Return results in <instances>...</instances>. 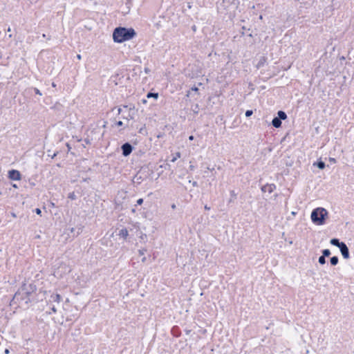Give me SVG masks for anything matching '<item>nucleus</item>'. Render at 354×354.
I'll return each mask as SVG.
<instances>
[{
    "mask_svg": "<svg viewBox=\"0 0 354 354\" xmlns=\"http://www.w3.org/2000/svg\"><path fill=\"white\" fill-rule=\"evenodd\" d=\"M147 252V249L146 248H142V249H140L138 250V254L140 256H142L145 254V253Z\"/></svg>",
    "mask_w": 354,
    "mask_h": 354,
    "instance_id": "26",
    "label": "nucleus"
},
{
    "mask_svg": "<svg viewBox=\"0 0 354 354\" xmlns=\"http://www.w3.org/2000/svg\"><path fill=\"white\" fill-rule=\"evenodd\" d=\"M190 94V91H188L187 94V96L188 97Z\"/></svg>",
    "mask_w": 354,
    "mask_h": 354,
    "instance_id": "62",
    "label": "nucleus"
},
{
    "mask_svg": "<svg viewBox=\"0 0 354 354\" xmlns=\"http://www.w3.org/2000/svg\"><path fill=\"white\" fill-rule=\"evenodd\" d=\"M122 106L124 109H128V108H129L130 105L129 106V105H123Z\"/></svg>",
    "mask_w": 354,
    "mask_h": 354,
    "instance_id": "53",
    "label": "nucleus"
},
{
    "mask_svg": "<svg viewBox=\"0 0 354 354\" xmlns=\"http://www.w3.org/2000/svg\"><path fill=\"white\" fill-rule=\"evenodd\" d=\"M34 212H35L37 215L41 216V210L39 208H35L34 210Z\"/></svg>",
    "mask_w": 354,
    "mask_h": 354,
    "instance_id": "31",
    "label": "nucleus"
},
{
    "mask_svg": "<svg viewBox=\"0 0 354 354\" xmlns=\"http://www.w3.org/2000/svg\"><path fill=\"white\" fill-rule=\"evenodd\" d=\"M137 33L133 28L122 26L116 27L113 32V39L115 43L121 44L132 39Z\"/></svg>",
    "mask_w": 354,
    "mask_h": 354,
    "instance_id": "2",
    "label": "nucleus"
},
{
    "mask_svg": "<svg viewBox=\"0 0 354 354\" xmlns=\"http://www.w3.org/2000/svg\"><path fill=\"white\" fill-rule=\"evenodd\" d=\"M171 335L175 337H178L181 335V330L178 326H174L171 329Z\"/></svg>",
    "mask_w": 354,
    "mask_h": 354,
    "instance_id": "13",
    "label": "nucleus"
},
{
    "mask_svg": "<svg viewBox=\"0 0 354 354\" xmlns=\"http://www.w3.org/2000/svg\"><path fill=\"white\" fill-rule=\"evenodd\" d=\"M159 97V94L158 93H153V92H151V91H149L147 93V98H154L155 100H157Z\"/></svg>",
    "mask_w": 354,
    "mask_h": 354,
    "instance_id": "19",
    "label": "nucleus"
},
{
    "mask_svg": "<svg viewBox=\"0 0 354 354\" xmlns=\"http://www.w3.org/2000/svg\"><path fill=\"white\" fill-rule=\"evenodd\" d=\"M132 0H127L126 5L129 8V6L131 5Z\"/></svg>",
    "mask_w": 354,
    "mask_h": 354,
    "instance_id": "37",
    "label": "nucleus"
},
{
    "mask_svg": "<svg viewBox=\"0 0 354 354\" xmlns=\"http://www.w3.org/2000/svg\"><path fill=\"white\" fill-rule=\"evenodd\" d=\"M8 178L11 180H20L21 179V174L19 171L12 169L8 171Z\"/></svg>",
    "mask_w": 354,
    "mask_h": 354,
    "instance_id": "7",
    "label": "nucleus"
},
{
    "mask_svg": "<svg viewBox=\"0 0 354 354\" xmlns=\"http://www.w3.org/2000/svg\"><path fill=\"white\" fill-rule=\"evenodd\" d=\"M129 115L127 117H123V118H126L127 120H133L134 118V114H135V106L134 105H130L129 108Z\"/></svg>",
    "mask_w": 354,
    "mask_h": 354,
    "instance_id": "14",
    "label": "nucleus"
},
{
    "mask_svg": "<svg viewBox=\"0 0 354 354\" xmlns=\"http://www.w3.org/2000/svg\"><path fill=\"white\" fill-rule=\"evenodd\" d=\"M328 160H329V162H330V163H333V164H334V163H336V159H335V158H331V157H330V158H329V159H328Z\"/></svg>",
    "mask_w": 354,
    "mask_h": 354,
    "instance_id": "35",
    "label": "nucleus"
},
{
    "mask_svg": "<svg viewBox=\"0 0 354 354\" xmlns=\"http://www.w3.org/2000/svg\"><path fill=\"white\" fill-rule=\"evenodd\" d=\"M207 169L208 171H211L212 172V171L214 170V168H212V169H211L209 167H207Z\"/></svg>",
    "mask_w": 354,
    "mask_h": 354,
    "instance_id": "46",
    "label": "nucleus"
},
{
    "mask_svg": "<svg viewBox=\"0 0 354 354\" xmlns=\"http://www.w3.org/2000/svg\"><path fill=\"white\" fill-rule=\"evenodd\" d=\"M276 189V185L273 183L272 184H266L263 185L261 188L262 192H268L270 194L272 193Z\"/></svg>",
    "mask_w": 354,
    "mask_h": 354,
    "instance_id": "9",
    "label": "nucleus"
},
{
    "mask_svg": "<svg viewBox=\"0 0 354 354\" xmlns=\"http://www.w3.org/2000/svg\"><path fill=\"white\" fill-rule=\"evenodd\" d=\"M180 155H181V154H180V153L179 151L176 152V153L174 155L173 158L171 159V160H170V161H171V162H175V161H176L178 158H180Z\"/></svg>",
    "mask_w": 354,
    "mask_h": 354,
    "instance_id": "23",
    "label": "nucleus"
},
{
    "mask_svg": "<svg viewBox=\"0 0 354 354\" xmlns=\"http://www.w3.org/2000/svg\"><path fill=\"white\" fill-rule=\"evenodd\" d=\"M118 114H120V113L122 112V109L121 108H118Z\"/></svg>",
    "mask_w": 354,
    "mask_h": 354,
    "instance_id": "52",
    "label": "nucleus"
},
{
    "mask_svg": "<svg viewBox=\"0 0 354 354\" xmlns=\"http://www.w3.org/2000/svg\"><path fill=\"white\" fill-rule=\"evenodd\" d=\"M68 198H70L72 201H74V200L77 199V196L75 195V192H70L68 194Z\"/></svg>",
    "mask_w": 354,
    "mask_h": 354,
    "instance_id": "24",
    "label": "nucleus"
},
{
    "mask_svg": "<svg viewBox=\"0 0 354 354\" xmlns=\"http://www.w3.org/2000/svg\"><path fill=\"white\" fill-rule=\"evenodd\" d=\"M147 238V235L145 234H143L140 236V239H146Z\"/></svg>",
    "mask_w": 354,
    "mask_h": 354,
    "instance_id": "42",
    "label": "nucleus"
},
{
    "mask_svg": "<svg viewBox=\"0 0 354 354\" xmlns=\"http://www.w3.org/2000/svg\"><path fill=\"white\" fill-rule=\"evenodd\" d=\"M115 124L117 126V127H122L123 125V122L121 120H119V121H117Z\"/></svg>",
    "mask_w": 354,
    "mask_h": 354,
    "instance_id": "33",
    "label": "nucleus"
},
{
    "mask_svg": "<svg viewBox=\"0 0 354 354\" xmlns=\"http://www.w3.org/2000/svg\"><path fill=\"white\" fill-rule=\"evenodd\" d=\"M230 195H231V196H232V197H236V194H235V192H234V190H232V191L230 192Z\"/></svg>",
    "mask_w": 354,
    "mask_h": 354,
    "instance_id": "38",
    "label": "nucleus"
},
{
    "mask_svg": "<svg viewBox=\"0 0 354 354\" xmlns=\"http://www.w3.org/2000/svg\"><path fill=\"white\" fill-rule=\"evenodd\" d=\"M192 30L194 31V32H196V26L195 25L192 26Z\"/></svg>",
    "mask_w": 354,
    "mask_h": 354,
    "instance_id": "43",
    "label": "nucleus"
},
{
    "mask_svg": "<svg viewBox=\"0 0 354 354\" xmlns=\"http://www.w3.org/2000/svg\"><path fill=\"white\" fill-rule=\"evenodd\" d=\"M81 57H81V55H79V54H78V55H77V58L78 59H81Z\"/></svg>",
    "mask_w": 354,
    "mask_h": 354,
    "instance_id": "55",
    "label": "nucleus"
},
{
    "mask_svg": "<svg viewBox=\"0 0 354 354\" xmlns=\"http://www.w3.org/2000/svg\"><path fill=\"white\" fill-rule=\"evenodd\" d=\"M66 147H67L68 151L71 150V147L68 143H66Z\"/></svg>",
    "mask_w": 354,
    "mask_h": 354,
    "instance_id": "49",
    "label": "nucleus"
},
{
    "mask_svg": "<svg viewBox=\"0 0 354 354\" xmlns=\"http://www.w3.org/2000/svg\"><path fill=\"white\" fill-rule=\"evenodd\" d=\"M239 0H219L217 3L218 9L221 12H225L226 14L234 12L239 7Z\"/></svg>",
    "mask_w": 354,
    "mask_h": 354,
    "instance_id": "4",
    "label": "nucleus"
},
{
    "mask_svg": "<svg viewBox=\"0 0 354 354\" xmlns=\"http://www.w3.org/2000/svg\"><path fill=\"white\" fill-rule=\"evenodd\" d=\"M189 183H192L193 187H198V184L196 181H192L191 180H189Z\"/></svg>",
    "mask_w": 354,
    "mask_h": 354,
    "instance_id": "32",
    "label": "nucleus"
},
{
    "mask_svg": "<svg viewBox=\"0 0 354 354\" xmlns=\"http://www.w3.org/2000/svg\"><path fill=\"white\" fill-rule=\"evenodd\" d=\"M247 36H248V37H253V35H252V33H249V34H248V35H247Z\"/></svg>",
    "mask_w": 354,
    "mask_h": 354,
    "instance_id": "56",
    "label": "nucleus"
},
{
    "mask_svg": "<svg viewBox=\"0 0 354 354\" xmlns=\"http://www.w3.org/2000/svg\"><path fill=\"white\" fill-rule=\"evenodd\" d=\"M241 36L245 35V30H243V31L241 32Z\"/></svg>",
    "mask_w": 354,
    "mask_h": 354,
    "instance_id": "57",
    "label": "nucleus"
},
{
    "mask_svg": "<svg viewBox=\"0 0 354 354\" xmlns=\"http://www.w3.org/2000/svg\"><path fill=\"white\" fill-rule=\"evenodd\" d=\"M141 102H142V104H147V100L146 99H142V100H141Z\"/></svg>",
    "mask_w": 354,
    "mask_h": 354,
    "instance_id": "45",
    "label": "nucleus"
},
{
    "mask_svg": "<svg viewBox=\"0 0 354 354\" xmlns=\"http://www.w3.org/2000/svg\"><path fill=\"white\" fill-rule=\"evenodd\" d=\"M118 235L127 241L129 237V231L126 227H123L119 230Z\"/></svg>",
    "mask_w": 354,
    "mask_h": 354,
    "instance_id": "12",
    "label": "nucleus"
},
{
    "mask_svg": "<svg viewBox=\"0 0 354 354\" xmlns=\"http://www.w3.org/2000/svg\"><path fill=\"white\" fill-rule=\"evenodd\" d=\"M4 353L5 354H9L10 353V350L9 348H6L5 351H4Z\"/></svg>",
    "mask_w": 354,
    "mask_h": 354,
    "instance_id": "41",
    "label": "nucleus"
},
{
    "mask_svg": "<svg viewBox=\"0 0 354 354\" xmlns=\"http://www.w3.org/2000/svg\"><path fill=\"white\" fill-rule=\"evenodd\" d=\"M339 263V257L337 256H333L330 258V263L333 266H335Z\"/></svg>",
    "mask_w": 354,
    "mask_h": 354,
    "instance_id": "18",
    "label": "nucleus"
},
{
    "mask_svg": "<svg viewBox=\"0 0 354 354\" xmlns=\"http://www.w3.org/2000/svg\"><path fill=\"white\" fill-rule=\"evenodd\" d=\"M160 168L161 169H164L165 170H169V171H171V165L169 164V163H164L163 165H161L159 166Z\"/></svg>",
    "mask_w": 354,
    "mask_h": 354,
    "instance_id": "20",
    "label": "nucleus"
},
{
    "mask_svg": "<svg viewBox=\"0 0 354 354\" xmlns=\"http://www.w3.org/2000/svg\"><path fill=\"white\" fill-rule=\"evenodd\" d=\"M52 86H53V87H56V84H55V82H53V83H52Z\"/></svg>",
    "mask_w": 354,
    "mask_h": 354,
    "instance_id": "58",
    "label": "nucleus"
},
{
    "mask_svg": "<svg viewBox=\"0 0 354 354\" xmlns=\"http://www.w3.org/2000/svg\"><path fill=\"white\" fill-rule=\"evenodd\" d=\"M322 255L326 257H330L331 252L330 251L329 249H324L322 250Z\"/></svg>",
    "mask_w": 354,
    "mask_h": 354,
    "instance_id": "22",
    "label": "nucleus"
},
{
    "mask_svg": "<svg viewBox=\"0 0 354 354\" xmlns=\"http://www.w3.org/2000/svg\"><path fill=\"white\" fill-rule=\"evenodd\" d=\"M171 207H172L173 209H174V208L176 207V205H175L174 204H173V205H171Z\"/></svg>",
    "mask_w": 354,
    "mask_h": 354,
    "instance_id": "60",
    "label": "nucleus"
},
{
    "mask_svg": "<svg viewBox=\"0 0 354 354\" xmlns=\"http://www.w3.org/2000/svg\"><path fill=\"white\" fill-rule=\"evenodd\" d=\"M287 118V114L285 111L280 110L277 112V115L274 116L272 120V125L274 128L281 127L282 120H285Z\"/></svg>",
    "mask_w": 354,
    "mask_h": 354,
    "instance_id": "5",
    "label": "nucleus"
},
{
    "mask_svg": "<svg viewBox=\"0 0 354 354\" xmlns=\"http://www.w3.org/2000/svg\"><path fill=\"white\" fill-rule=\"evenodd\" d=\"M37 290V286L34 283L28 284L23 282L13 295L10 305L16 304L17 307L28 308L30 304L35 301L32 295Z\"/></svg>",
    "mask_w": 354,
    "mask_h": 354,
    "instance_id": "1",
    "label": "nucleus"
},
{
    "mask_svg": "<svg viewBox=\"0 0 354 354\" xmlns=\"http://www.w3.org/2000/svg\"><path fill=\"white\" fill-rule=\"evenodd\" d=\"M50 310H52V312H53V313H57V308H55V306H52L50 307Z\"/></svg>",
    "mask_w": 354,
    "mask_h": 354,
    "instance_id": "36",
    "label": "nucleus"
},
{
    "mask_svg": "<svg viewBox=\"0 0 354 354\" xmlns=\"http://www.w3.org/2000/svg\"><path fill=\"white\" fill-rule=\"evenodd\" d=\"M189 169L190 171H194V169H195V167L192 165H190L189 167Z\"/></svg>",
    "mask_w": 354,
    "mask_h": 354,
    "instance_id": "39",
    "label": "nucleus"
},
{
    "mask_svg": "<svg viewBox=\"0 0 354 354\" xmlns=\"http://www.w3.org/2000/svg\"><path fill=\"white\" fill-rule=\"evenodd\" d=\"M62 299V297L59 294H58V293L54 294L53 293L50 296L48 302L49 303L57 302L59 304V303H60Z\"/></svg>",
    "mask_w": 354,
    "mask_h": 354,
    "instance_id": "11",
    "label": "nucleus"
},
{
    "mask_svg": "<svg viewBox=\"0 0 354 354\" xmlns=\"http://www.w3.org/2000/svg\"><path fill=\"white\" fill-rule=\"evenodd\" d=\"M330 243L339 248L343 245V243H344V242L340 241L339 239L337 238H333L330 240Z\"/></svg>",
    "mask_w": 354,
    "mask_h": 354,
    "instance_id": "15",
    "label": "nucleus"
},
{
    "mask_svg": "<svg viewBox=\"0 0 354 354\" xmlns=\"http://www.w3.org/2000/svg\"><path fill=\"white\" fill-rule=\"evenodd\" d=\"M32 89L33 90V91L35 92V94L39 95H42V93L37 88L35 87V88H32Z\"/></svg>",
    "mask_w": 354,
    "mask_h": 354,
    "instance_id": "29",
    "label": "nucleus"
},
{
    "mask_svg": "<svg viewBox=\"0 0 354 354\" xmlns=\"http://www.w3.org/2000/svg\"><path fill=\"white\" fill-rule=\"evenodd\" d=\"M313 166L317 167L319 169L322 170L326 167V164L323 160H322L321 158H319L313 163Z\"/></svg>",
    "mask_w": 354,
    "mask_h": 354,
    "instance_id": "17",
    "label": "nucleus"
},
{
    "mask_svg": "<svg viewBox=\"0 0 354 354\" xmlns=\"http://www.w3.org/2000/svg\"><path fill=\"white\" fill-rule=\"evenodd\" d=\"M134 178L136 179L137 183L138 184H140L142 181V180H143L142 176H138V174H136Z\"/></svg>",
    "mask_w": 354,
    "mask_h": 354,
    "instance_id": "27",
    "label": "nucleus"
},
{
    "mask_svg": "<svg viewBox=\"0 0 354 354\" xmlns=\"http://www.w3.org/2000/svg\"><path fill=\"white\" fill-rule=\"evenodd\" d=\"M339 249L344 259H348L350 258L349 249L345 243Z\"/></svg>",
    "mask_w": 354,
    "mask_h": 354,
    "instance_id": "8",
    "label": "nucleus"
},
{
    "mask_svg": "<svg viewBox=\"0 0 354 354\" xmlns=\"http://www.w3.org/2000/svg\"><path fill=\"white\" fill-rule=\"evenodd\" d=\"M185 331L187 335H189L191 332V330H185Z\"/></svg>",
    "mask_w": 354,
    "mask_h": 354,
    "instance_id": "50",
    "label": "nucleus"
},
{
    "mask_svg": "<svg viewBox=\"0 0 354 354\" xmlns=\"http://www.w3.org/2000/svg\"><path fill=\"white\" fill-rule=\"evenodd\" d=\"M326 257H324V256H323V255L322 254V256H320V257H319V259H318V262H319V263L320 265H324V264H326Z\"/></svg>",
    "mask_w": 354,
    "mask_h": 354,
    "instance_id": "21",
    "label": "nucleus"
},
{
    "mask_svg": "<svg viewBox=\"0 0 354 354\" xmlns=\"http://www.w3.org/2000/svg\"><path fill=\"white\" fill-rule=\"evenodd\" d=\"M12 186H13V187H15V188L17 187V186L16 185H13Z\"/></svg>",
    "mask_w": 354,
    "mask_h": 354,
    "instance_id": "64",
    "label": "nucleus"
},
{
    "mask_svg": "<svg viewBox=\"0 0 354 354\" xmlns=\"http://www.w3.org/2000/svg\"><path fill=\"white\" fill-rule=\"evenodd\" d=\"M242 30H246V28H245V26H243V27H242Z\"/></svg>",
    "mask_w": 354,
    "mask_h": 354,
    "instance_id": "61",
    "label": "nucleus"
},
{
    "mask_svg": "<svg viewBox=\"0 0 354 354\" xmlns=\"http://www.w3.org/2000/svg\"><path fill=\"white\" fill-rule=\"evenodd\" d=\"M11 216H12V217H14V218H17V215H16V214H15V212H12V213H11Z\"/></svg>",
    "mask_w": 354,
    "mask_h": 354,
    "instance_id": "48",
    "label": "nucleus"
},
{
    "mask_svg": "<svg viewBox=\"0 0 354 354\" xmlns=\"http://www.w3.org/2000/svg\"><path fill=\"white\" fill-rule=\"evenodd\" d=\"M143 202H144L143 198H139L137 200L136 204L135 205V206L141 205L143 203Z\"/></svg>",
    "mask_w": 354,
    "mask_h": 354,
    "instance_id": "30",
    "label": "nucleus"
},
{
    "mask_svg": "<svg viewBox=\"0 0 354 354\" xmlns=\"http://www.w3.org/2000/svg\"><path fill=\"white\" fill-rule=\"evenodd\" d=\"M286 166H288V167H291V166L292 165V162H287L286 163Z\"/></svg>",
    "mask_w": 354,
    "mask_h": 354,
    "instance_id": "44",
    "label": "nucleus"
},
{
    "mask_svg": "<svg viewBox=\"0 0 354 354\" xmlns=\"http://www.w3.org/2000/svg\"><path fill=\"white\" fill-rule=\"evenodd\" d=\"M145 72L148 74L150 72V69L149 68H145Z\"/></svg>",
    "mask_w": 354,
    "mask_h": 354,
    "instance_id": "40",
    "label": "nucleus"
},
{
    "mask_svg": "<svg viewBox=\"0 0 354 354\" xmlns=\"http://www.w3.org/2000/svg\"><path fill=\"white\" fill-rule=\"evenodd\" d=\"M205 209L209 210L210 209V207H207V205H205Z\"/></svg>",
    "mask_w": 354,
    "mask_h": 354,
    "instance_id": "59",
    "label": "nucleus"
},
{
    "mask_svg": "<svg viewBox=\"0 0 354 354\" xmlns=\"http://www.w3.org/2000/svg\"><path fill=\"white\" fill-rule=\"evenodd\" d=\"M57 153H58V151L55 152L54 154L52 156V158H55L57 155Z\"/></svg>",
    "mask_w": 354,
    "mask_h": 354,
    "instance_id": "51",
    "label": "nucleus"
},
{
    "mask_svg": "<svg viewBox=\"0 0 354 354\" xmlns=\"http://www.w3.org/2000/svg\"><path fill=\"white\" fill-rule=\"evenodd\" d=\"M147 260L146 257H144L142 259V262H145Z\"/></svg>",
    "mask_w": 354,
    "mask_h": 354,
    "instance_id": "54",
    "label": "nucleus"
},
{
    "mask_svg": "<svg viewBox=\"0 0 354 354\" xmlns=\"http://www.w3.org/2000/svg\"><path fill=\"white\" fill-rule=\"evenodd\" d=\"M83 227H84L80 225L77 227L68 228V230L71 234H73V237H77L79 234H80L82 232Z\"/></svg>",
    "mask_w": 354,
    "mask_h": 354,
    "instance_id": "10",
    "label": "nucleus"
},
{
    "mask_svg": "<svg viewBox=\"0 0 354 354\" xmlns=\"http://www.w3.org/2000/svg\"><path fill=\"white\" fill-rule=\"evenodd\" d=\"M266 62H267V57L266 56H261L259 58V60L256 65V68L257 69H259V68L263 67L266 64Z\"/></svg>",
    "mask_w": 354,
    "mask_h": 354,
    "instance_id": "16",
    "label": "nucleus"
},
{
    "mask_svg": "<svg viewBox=\"0 0 354 354\" xmlns=\"http://www.w3.org/2000/svg\"><path fill=\"white\" fill-rule=\"evenodd\" d=\"M134 147L129 142H126L121 145L122 154L124 157L129 156L133 151Z\"/></svg>",
    "mask_w": 354,
    "mask_h": 354,
    "instance_id": "6",
    "label": "nucleus"
},
{
    "mask_svg": "<svg viewBox=\"0 0 354 354\" xmlns=\"http://www.w3.org/2000/svg\"><path fill=\"white\" fill-rule=\"evenodd\" d=\"M252 114H253L252 110H247L245 113V117H247V118L250 117Z\"/></svg>",
    "mask_w": 354,
    "mask_h": 354,
    "instance_id": "25",
    "label": "nucleus"
},
{
    "mask_svg": "<svg viewBox=\"0 0 354 354\" xmlns=\"http://www.w3.org/2000/svg\"><path fill=\"white\" fill-rule=\"evenodd\" d=\"M191 90L196 93L198 92V88L197 86H196L195 85L191 88Z\"/></svg>",
    "mask_w": 354,
    "mask_h": 354,
    "instance_id": "34",
    "label": "nucleus"
},
{
    "mask_svg": "<svg viewBox=\"0 0 354 354\" xmlns=\"http://www.w3.org/2000/svg\"><path fill=\"white\" fill-rule=\"evenodd\" d=\"M328 216V211L324 207L315 208L310 214L312 222L317 225H322L326 223Z\"/></svg>",
    "mask_w": 354,
    "mask_h": 354,
    "instance_id": "3",
    "label": "nucleus"
},
{
    "mask_svg": "<svg viewBox=\"0 0 354 354\" xmlns=\"http://www.w3.org/2000/svg\"><path fill=\"white\" fill-rule=\"evenodd\" d=\"M288 243H289L290 244H292V241H288Z\"/></svg>",
    "mask_w": 354,
    "mask_h": 354,
    "instance_id": "63",
    "label": "nucleus"
},
{
    "mask_svg": "<svg viewBox=\"0 0 354 354\" xmlns=\"http://www.w3.org/2000/svg\"><path fill=\"white\" fill-rule=\"evenodd\" d=\"M198 109H199L198 104H195L194 109H192L194 113V114H198Z\"/></svg>",
    "mask_w": 354,
    "mask_h": 354,
    "instance_id": "28",
    "label": "nucleus"
},
{
    "mask_svg": "<svg viewBox=\"0 0 354 354\" xmlns=\"http://www.w3.org/2000/svg\"><path fill=\"white\" fill-rule=\"evenodd\" d=\"M194 136H192V135L189 136V140H194Z\"/></svg>",
    "mask_w": 354,
    "mask_h": 354,
    "instance_id": "47",
    "label": "nucleus"
}]
</instances>
